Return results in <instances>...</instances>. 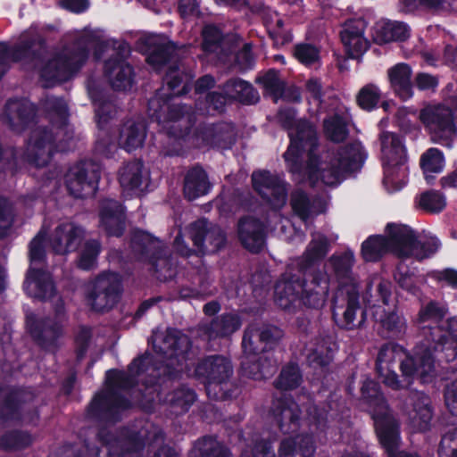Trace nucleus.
Segmentation results:
<instances>
[{"mask_svg":"<svg viewBox=\"0 0 457 457\" xmlns=\"http://www.w3.org/2000/svg\"><path fill=\"white\" fill-rule=\"evenodd\" d=\"M294 110H282L278 120L288 129L290 145L284 154L287 168L297 182L308 181L337 186L347 172L361 169L365 154L360 142H353L337 151L316 154L318 138L315 128L304 120H295Z\"/></svg>","mask_w":457,"mask_h":457,"instance_id":"1","label":"nucleus"},{"mask_svg":"<svg viewBox=\"0 0 457 457\" xmlns=\"http://www.w3.org/2000/svg\"><path fill=\"white\" fill-rule=\"evenodd\" d=\"M149 54L147 62L157 70L166 69L165 83L162 87L148 103V112L155 118L162 129L176 137L186 136L187 125L192 121V115L181 112L183 107L177 96L188 90L191 79L187 74H183L176 66L178 46L161 35H150L145 38Z\"/></svg>","mask_w":457,"mask_h":457,"instance_id":"2","label":"nucleus"},{"mask_svg":"<svg viewBox=\"0 0 457 457\" xmlns=\"http://www.w3.org/2000/svg\"><path fill=\"white\" fill-rule=\"evenodd\" d=\"M378 378L386 386L398 390L408 386L417 378L423 383L436 375V361L427 344H419L413 356H408L397 345L381 347L377 358Z\"/></svg>","mask_w":457,"mask_h":457,"instance_id":"3","label":"nucleus"},{"mask_svg":"<svg viewBox=\"0 0 457 457\" xmlns=\"http://www.w3.org/2000/svg\"><path fill=\"white\" fill-rule=\"evenodd\" d=\"M153 347L156 359L167 361L165 366H150L153 357L146 354L142 358L133 361L128 372L109 370L106 379L112 388H127L133 385L136 377L140 376L145 370L158 374L172 375L170 368L182 366L190 350V341L187 336L176 329H168L165 334L154 332L152 337Z\"/></svg>","mask_w":457,"mask_h":457,"instance_id":"4","label":"nucleus"},{"mask_svg":"<svg viewBox=\"0 0 457 457\" xmlns=\"http://www.w3.org/2000/svg\"><path fill=\"white\" fill-rule=\"evenodd\" d=\"M328 293L329 277L326 270H314L303 282L295 275L285 274L275 286V302L288 312H295L301 305L319 310L325 306Z\"/></svg>","mask_w":457,"mask_h":457,"instance_id":"5","label":"nucleus"},{"mask_svg":"<svg viewBox=\"0 0 457 457\" xmlns=\"http://www.w3.org/2000/svg\"><path fill=\"white\" fill-rule=\"evenodd\" d=\"M48 105L58 117L59 124H53L51 131L43 129L33 131L27 150L29 162L38 167L46 165L54 152H65L74 146L73 136L66 122L68 112L65 102L53 97L48 100Z\"/></svg>","mask_w":457,"mask_h":457,"instance_id":"6","label":"nucleus"},{"mask_svg":"<svg viewBox=\"0 0 457 457\" xmlns=\"http://www.w3.org/2000/svg\"><path fill=\"white\" fill-rule=\"evenodd\" d=\"M445 313L444 307L430 302L420 308L417 323L424 336L420 344H427L435 358L436 353L443 352L449 361L457 357V317L443 320Z\"/></svg>","mask_w":457,"mask_h":457,"instance_id":"7","label":"nucleus"},{"mask_svg":"<svg viewBox=\"0 0 457 457\" xmlns=\"http://www.w3.org/2000/svg\"><path fill=\"white\" fill-rule=\"evenodd\" d=\"M107 45L103 30L86 29L72 49H64L44 66L41 77L46 81V86L68 79L87 58L89 47L102 49Z\"/></svg>","mask_w":457,"mask_h":457,"instance_id":"8","label":"nucleus"},{"mask_svg":"<svg viewBox=\"0 0 457 457\" xmlns=\"http://www.w3.org/2000/svg\"><path fill=\"white\" fill-rule=\"evenodd\" d=\"M361 392L369 404L381 445L388 457H396L399 442L397 424L391 416L384 397L379 394L378 384L373 380H366Z\"/></svg>","mask_w":457,"mask_h":457,"instance_id":"9","label":"nucleus"},{"mask_svg":"<svg viewBox=\"0 0 457 457\" xmlns=\"http://www.w3.org/2000/svg\"><path fill=\"white\" fill-rule=\"evenodd\" d=\"M383 183L390 192L400 190L407 182V153L403 139L396 134L384 132L380 136Z\"/></svg>","mask_w":457,"mask_h":457,"instance_id":"10","label":"nucleus"},{"mask_svg":"<svg viewBox=\"0 0 457 457\" xmlns=\"http://www.w3.org/2000/svg\"><path fill=\"white\" fill-rule=\"evenodd\" d=\"M44 235L40 232L29 245L30 266L24 282L26 293L38 299L51 298L54 294V286L49 273L43 270Z\"/></svg>","mask_w":457,"mask_h":457,"instance_id":"11","label":"nucleus"},{"mask_svg":"<svg viewBox=\"0 0 457 457\" xmlns=\"http://www.w3.org/2000/svg\"><path fill=\"white\" fill-rule=\"evenodd\" d=\"M419 119L434 142L449 145V142L456 137L457 129L448 107L441 104L425 105L420 111Z\"/></svg>","mask_w":457,"mask_h":457,"instance_id":"12","label":"nucleus"},{"mask_svg":"<svg viewBox=\"0 0 457 457\" xmlns=\"http://www.w3.org/2000/svg\"><path fill=\"white\" fill-rule=\"evenodd\" d=\"M99 179V166L92 162H83L69 169L65 175V184L71 195L83 198L95 195Z\"/></svg>","mask_w":457,"mask_h":457,"instance_id":"13","label":"nucleus"},{"mask_svg":"<svg viewBox=\"0 0 457 457\" xmlns=\"http://www.w3.org/2000/svg\"><path fill=\"white\" fill-rule=\"evenodd\" d=\"M120 295V279L113 272L100 275L90 286L87 301L96 312H104L114 306Z\"/></svg>","mask_w":457,"mask_h":457,"instance_id":"14","label":"nucleus"},{"mask_svg":"<svg viewBox=\"0 0 457 457\" xmlns=\"http://www.w3.org/2000/svg\"><path fill=\"white\" fill-rule=\"evenodd\" d=\"M393 236L402 242V246L396 248L400 258L414 257L422 260L434 254L440 247L438 239L432 236L418 240L414 231L406 225L401 224L396 228Z\"/></svg>","mask_w":457,"mask_h":457,"instance_id":"15","label":"nucleus"},{"mask_svg":"<svg viewBox=\"0 0 457 457\" xmlns=\"http://www.w3.org/2000/svg\"><path fill=\"white\" fill-rule=\"evenodd\" d=\"M252 181L254 189L271 207L280 209L286 204L287 183L280 177L262 170L253 173Z\"/></svg>","mask_w":457,"mask_h":457,"instance_id":"16","label":"nucleus"},{"mask_svg":"<svg viewBox=\"0 0 457 457\" xmlns=\"http://www.w3.org/2000/svg\"><path fill=\"white\" fill-rule=\"evenodd\" d=\"M314 446L309 436L297 435L285 438L278 449V457H312ZM253 457H274L270 446L262 442L254 446Z\"/></svg>","mask_w":457,"mask_h":457,"instance_id":"17","label":"nucleus"},{"mask_svg":"<svg viewBox=\"0 0 457 457\" xmlns=\"http://www.w3.org/2000/svg\"><path fill=\"white\" fill-rule=\"evenodd\" d=\"M158 440H162V433L154 431L152 439V434H147L146 429H141L137 433H124L119 438L107 441L106 444L109 446L111 455L139 457L141 451L145 445V442L152 443Z\"/></svg>","mask_w":457,"mask_h":457,"instance_id":"18","label":"nucleus"},{"mask_svg":"<svg viewBox=\"0 0 457 457\" xmlns=\"http://www.w3.org/2000/svg\"><path fill=\"white\" fill-rule=\"evenodd\" d=\"M187 234L200 252H215L221 248L226 241L223 231L204 220L191 224Z\"/></svg>","mask_w":457,"mask_h":457,"instance_id":"19","label":"nucleus"},{"mask_svg":"<svg viewBox=\"0 0 457 457\" xmlns=\"http://www.w3.org/2000/svg\"><path fill=\"white\" fill-rule=\"evenodd\" d=\"M195 376L206 386L210 393L212 386L226 382L232 374L230 361L222 356H210L204 359L195 368Z\"/></svg>","mask_w":457,"mask_h":457,"instance_id":"20","label":"nucleus"},{"mask_svg":"<svg viewBox=\"0 0 457 457\" xmlns=\"http://www.w3.org/2000/svg\"><path fill=\"white\" fill-rule=\"evenodd\" d=\"M404 412L410 426L416 431H425L430 428L433 419L431 401L420 392H413L408 397Z\"/></svg>","mask_w":457,"mask_h":457,"instance_id":"21","label":"nucleus"},{"mask_svg":"<svg viewBox=\"0 0 457 457\" xmlns=\"http://www.w3.org/2000/svg\"><path fill=\"white\" fill-rule=\"evenodd\" d=\"M401 224H389L386 227V237L383 236H371L361 245V255L367 262L378 261L384 253H393L400 258L397 253V246H402V242L395 239L393 236L396 228Z\"/></svg>","mask_w":457,"mask_h":457,"instance_id":"22","label":"nucleus"},{"mask_svg":"<svg viewBox=\"0 0 457 457\" xmlns=\"http://www.w3.org/2000/svg\"><path fill=\"white\" fill-rule=\"evenodd\" d=\"M84 236L80 226L71 221L62 222L51 236V247L56 253L66 254L77 249Z\"/></svg>","mask_w":457,"mask_h":457,"instance_id":"23","label":"nucleus"},{"mask_svg":"<svg viewBox=\"0 0 457 457\" xmlns=\"http://www.w3.org/2000/svg\"><path fill=\"white\" fill-rule=\"evenodd\" d=\"M366 23L362 19L347 21L340 32L345 52L352 58H359L369 47V41L364 36Z\"/></svg>","mask_w":457,"mask_h":457,"instance_id":"24","label":"nucleus"},{"mask_svg":"<svg viewBox=\"0 0 457 457\" xmlns=\"http://www.w3.org/2000/svg\"><path fill=\"white\" fill-rule=\"evenodd\" d=\"M224 94V96L220 94L208 96V103L214 110L221 111L227 98L238 99L246 104H253L258 100V95L252 85L241 79L228 82Z\"/></svg>","mask_w":457,"mask_h":457,"instance_id":"25","label":"nucleus"},{"mask_svg":"<svg viewBox=\"0 0 457 457\" xmlns=\"http://www.w3.org/2000/svg\"><path fill=\"white\" fill-rule=\"evenodd\" d=\"M391 288V283L386 280H381L378 285L383 305L374 307L373 316L386 329L394 331L400 328L403 320L395 311V301L390 298Z\"/></svg>","mask_w":457,"mask_h":457,"instance_id":"26","label":"nucleus"},{"mask_svg":"<svg viewBox=\"0 0 457 457\" xmlns=\"http://www.w3.org/2000/svg\"><path fill=\"white\" fill-rule=\"evenodd\" d=\"M354 262V254L349 250L335 253L329 258L328 264L338 280L340 290L359 288L358 278L352 271Z\"/></svg>","mask_w":457,"mask_h":457,"instance_id":"27","label":"nucleus"},{"mask_svg":"<svg viewBox=\"0 0 457 457\" xmlns=\"http://www.w3.org/2000/svg\"><path fill=\"white\" fill-rule=\"evenodd\" d=\"M149 179V172L138 161H131L124 164L120 170L119 181L124 191L138 193L142 191L143 186L146 185Z\"/></svg>","mask_w":457,"mask_h":457,"instance_id":"28","label":"nucleus"},{"mask_svg":"<svg viewBox=\"0 0 457 457\" xmlns=\"http://www.w3.org/2000/svg\"><path fill=\"white\" fill-rule=\"evenodd\" d=\"M27 327L37 340L44 343H54L63 334L64 318L59 316L56 320H38L32 313L27 314Z\"/></svg>","mask_w":457,"mask_h":457,"instance_id":"29","label":"nucleus"},{"mask_svg":"<svg viewBox=\"0 0 457 457\" xmlns=\"http://www.w3.org/2000/svg\"><path fill=\"white\" fill-rule=\"evenodd\" d=\"M290 205L296 216L307 221L325 212L327 201L321 198L310 199L302 189H295L291 194Z\"/></svg>","mask_w":457,"mask_h":457,"instance_id":"30","label":"nucleus"},{"mask_svg":"<svg viewBox=\"0 0 457 457\" xmlns=\"http://www.w3.org/2000/svg\"><path fill=\"white\" fill-rule=\"evenodd\" d=\"M411 68L403 62L397 63L387 70V78L394 93L403 100L413 96Z\"/></svg>","mask_w":457,"mask_h":457,"instance_id":"31","label":"nucleus"},{"mask_svg":"<svg viewBox=\"0 0 457 457\" xmlns=\"http://www.w3.org/2000/svg\"><path fill=\"white\" fill-rule=\"evenodd\" d=\"M104 73L112 87L116 90H127L132 86V68L124 60L107 61L104 65Z\"/></svg>","mask_w":457,"mask_h":457,"instance_id":"32","label":"nucleus"},{"mask_svg":"<svg viewBox=\"0 0 457 457\" xmlns=\"http://www.w3.org/2000/svg\"><path fill=\"white\" fill-rule=\"evenodd\" d=\"M100 222L109 235L120 236L124 229L122 206L113 200L104 201L102 204Z\"/></svg>","mask_w":457,"mask_h":457,"instance_id":"33","label":"nucleus"},{"mask_svg":"<svg viewBox=\"0 0 457 457\" xmlns=\"http://www.w3.org/2000/svg\"><path fill=\"white\" fill-rule=\"evenodd\" d=\"M281 331L276 327H263L262 328H250L243 337V348L245 353H255L259 350H265V347L255 345L257 342L265 345L271 344L281 337Z\"/></svg>","mask_w":457,"mask_h":457,"instance_id":"34","label":"nucleus"},{"mask_svg":"<svg viewBox=\"0 0 457 457\" xmlns=\"http://www.w3.org/2000/svg\"><path fill=\"white\" fill-rule=\"evenodd\" d=\"M238 235L244 246L251 252H259L264 245L263 226L255 219L242 220Z\"/></svg>","mask_w":457,"mask_h":457,"instance_id":"35","label":"nucleus"},{"mask_svg":"<svg viewBox=\"0 0 457 457\" xmlns=\"http://www.w3.org/2000/svg\"><path fill=\"white\" fill-rule=\"evenodd\" d=\"M410 37V28L403 22L380 20L374 26V38L379 44L404 41Z\"/></svg>","mask_w":457,"mask_h":457,"instance_id":"36","label":"nucleus"},{"mask_svg":"<svg viewBox=\"0 0 457 457\" xmlns=\"http://www.w3.org/2000/svg\"><path fill=\"white\" fill-rule=\"evenodd\" d=\"M146 137L145 125L142 120H127L121 127L119 144L128 152L141 147Z\"/></svg>","mask_w":457,"mask_h":457,"instance_id":"37","label":"nucleus"},{"mask_svg":"<svg viewBox=\"0 0 457 457\" xmlns=\"http://www.w3.org/2000/svg\"><path fill=\"white\" fill-rule=\"evenodd\" d=\"M234 132L232 127L227 124L208 126L195 134L197 146H222L223 144L231 143Z\"/></svg>","mask_w":457,"mask_h":457,"instance_id":"38","label":"nucleus"},{"mask_svg":"<svg viewBox=\"0 0 457 457\" xmlns=\"http://www.w3.org/2000/svg\"><path fill=\"white\" fill-rule=\"evenodd\" d=\"M258 83L265 89L267 94L272 96L275 102L284 96L291 101H299L301 99L300 92L297 88H289L285 91L283 82L279 79L275 71H270L257 79Z\"/></svg>","mask_w":457,"mask_h":457,"instance_id":"39","label":"nucleus"},{"mask_svg":"<svg viewBox=\"0 0 457 457\" xmlns=\"http://www.w3.org/2000/svg\"><path fill=\"white\" fill-rule=\"evenodd\" d=\"M211 184L205 171L195 167L190 170L184 182V195L188 200H195L209 193Z\"/></svg>","mask_w":457,"mask_h":457,"instance_id":"40","label":"nucleus"},{"mask_svg":"<svg viewBox=\"0 0 457 457\" xmlns=\"http://www.w3.org/2000/svg\"><path fill=\"white\" fill-rule=\"evenodd\" d=\"M299 412L298 405L289 398L278 400L274 403L273 415L282 429L288 426L292 431L295 430Z\"/></svg>","mask_w":457,"mask_h":457,"instance_id":"41","label":"nucleus"},{"mask_svg":"<svg viewBox=\"0 0 457 457\" xmlns=\"http://www.w3.org/2000/svg\"><path fill=\"white\" fill-rule=\"evenodd\" d=\"M341 292L346 295V307L342 313L339 325L346 329H353L362 321V318L360 320H357V313L360 311L359 288L345 289Z\"/></svg>","mask_w":457,"mask_h":457,"instance_id":"42","label":"nucleus"},{"mask_svg":"<svg viewBox=\"0 0 457 457\" xmlns=\"http://www.w3.org/2000/svg\"><path fill=\"white\" fill-rule=\"evenodd\" d=\"M190 457H230V453L216 439L206 437L195 444Z\"/></svg>","mask_w":457,"mask_h":457,"instance_id":"43","label":"nucleus"},{"mask_svg":"<svg viewBox=\"0 0 457 457\" xmlns=\"http://www.w3.org/2000/svg\"><path fill=\"white\" fill-rule=\"evenodd\" d=\"M324 133L332 141L339 142L347 136L346 116L341 112H335L324 120Z\"/></svg>","mask_w":457,"mask_h":457,"instance_id":"44","label":"nucleus"},{"mask_svg":"<svg viewBox=\"0 0 457 457\" xmlns=\"http://www.w3.org/2000/svg\"><path fill=\"white\" fill-rule=\"evenodd\" d=\"M420 165L426 179L429 182L433 179L432 174L442 172L445 167L443 153L436 148H429L420 158Z\"/></svg>","mask_w":457,"mask_h":457,"instance_id":"45","label":"nucleus"},{"mask_svg":"<svg viewBox=\"0 0 457 457\" xmlns=\"http://www.w3.org/2000/svg\"><path fill=\"white\" fill-rule=\"evenodd\" d=\"M241 323L236 314H227L213 320L207 329L210 337H225L237 330Z\"/></svg>","mask_w":457,"mask_h":457,"instance_id":"46","label":"nucleus"},{"mask_svg":"<svg viewBox=\"0 0 457 457\" xmlns=\"http://www.w3.org/2000/svg\"><path fill=\"white\" fill-rule=\"evenodd\" d=\"M100 251L101 245L97 240H86L79 251L78 266L86 270L95 268Z\"/></svg>","mask_w":457,"mask_h":457,"instance_id":"47","label":"nucleus"},{"mask_svg":"<svg viewBox=\"0 0 457 457\" xmlns=\"http://www.w3.org/2000/svg\"><path fill=\"white\" fill-rule=\"evenodd\" d=\"M33 113V104L25 99L11 100L5 106L6 118L12 124H14L16 120H25Z\"/></svg>","mask_w":457,"mask_h":457,"instance_id":"48","label":"nucleus"},{"mask_svg":"<svg viewBox=\"0 0 457 457\" xmlns=\"http://www.w3.org/2000/svg\"><path fill=\"white\" fill-rule=\"evenodd\" d=\"M328 248L329 245L327 238L320 233L314 234L304 253L303 259L306 263L302 265V269H305L312 262L325 256Z\"/></svg>","mask_w":457,"mask_h":457,"instance_id":"49","label":"nucleus"},{"mask_svg":"<svg viewBox=\"0 0 457 457\" xmlns=\"http://www.w3.org/2000/svg\"><path fill=\"white\" fill-rule=\"evenodd\" d=\"M419 208L428 212H440L446 205L445 197L437 191H428L416 197Z\"/></svg>","mask_w":457,"mask_h":457,"instance_id":"50","label":"nucleus"},{"mask_svg":"<svg viewBox=\"0 0 457 457\" xmlns=\"http://www.w3.org/2000/svg\"><path fill=\"white\" fill-rule=\"evenodd\" d=\"M309 112L312 116H318L322 106V87L318 79H310L305 85Z\"/></svg>","mask_w":457,"mask_h":457,"instance_id":"51","label":"nucleus"},{"mask_svg":"<svg viewBox=\"0 0 457 457\" xmlns=\"http://www.w3.org/2000/svg\"><path fill=\"white\" fill-rule=\"evenodd\" d=\"M381 97V92L375 84H367L362 87L357 95V103L359 106L367 111L374 109Z\"/></svg>","mask_w":457,"mask_h":457,"instance_id":"52","label":"nucleus"},{"mask_svg":"<svg viewBox=\"0 0 457 457\" xmlns=\"http://www.w3.org/2000/svg\"><path fill=\"white\" fill-rule=\"evenodd\" d=\"M301 381V374L296 365L285 367L277 382V386L287 390L296 387Z\"/></svg>","mask_w":457,"mask_h":457,"instance_id":"53","label":"nucleus"},{"mask_svg":"<svg viewBox=\"0 0 457 457\" xmlns=\"http://www.w3.org/2000/svg\"><path fill=\"white\" fill-rule=\"evenodd\" d=\"M88 94L95 104L97 123L101 125L111 117L113 107L111 103L102 101V99L98 97L97 92L90 85L88 86Z\"/></svg>","mask_w":457,"mask_h":457,"instance_id":"54","label":"nucleus"},{"mask_svg":"<svg viewBox=\"0 0 457 457\" xmlns=\"http://www.w3.org/2000/svg\"><path fill=\"white\" fill-rule=\"evenodd\" d=\"M203 50L206 53H215L220 47L221 34L214 26H205L203 30Z\"/></svg>","mask_w":457,"mask_h":457,"instance_id":"55","label":"nucleus"},{"mask_svg":"<svg viewBox=\"0 0 457 457\" xmlns=\"http://www.w3.org/2000/svg\"><path fill=\"white\" fill-rule=\"evenodd\" d=\"M295 58L304 65L316 63L320 59V52L317 47L309 44H300L295 48Z\"/></svg>","mask_w":457,"mask_h":457,"instance_id":"56","label":"nucleus"},{"mask_svg":"<svg viewBox=\"0 0 457 457\" xmlns=\"http://www.w3.org/2000/svg\"><path fill=\"white\" fill-rule=\"evenodd\" d=\"M133 247L143 248L146 253H152L160 248L161 242L148 233L137 231L132 238Z\"/></svg>","mask_w":457,"mask_h":457,"instance_id":"57","label":"nucleus"},{"mask_svg":"<svg viewBox=\"0 0 457 457\" xmlns=\"http://www.w3.org/2000/svg\"><path fill=\"white\" fill-rule=\"evenodd\" d=\"M438 454L439 457H457V428L444 435Z\"/></svg>","mask_w":457,"mask_h":457,"instance_id":"58","label":"nucleus"},{"mask_svg":"<svg viewBox=\"0 0 457 457\" xmlns=\"http://www.w3.org/2000/svg\"><path fill=\"white\" fill-rule=\"evenodd\" d=\"M395 278L403 289L413 295L417 293L419 286L422 281L420 278H418L413 274L403 272L400 266L397 268Z\"/></svg>","mask_w":457,"mask_h":457,"instance_id":"59","label":"nucleus"},{"mask_svg":"<svg viewBox=\"0 0 457 457\" xmlns=\"http://www.w3.org/2000/svg\"><path fill=\"white\" fill-rule=\"evenodd\" d=\"M29 435L23 433H11L1 439V445L6 449H19L30 444Z\"/></svg>","mask_w":457,"mask_h":457,"instance_id":"60","label":"nucleus"},{"mask_svg":"<svg viewBox=\"0 0 457 457\" xmlns=\"http://www.w3.org/2000/svg\"><path fill=\"white\" fill-rule=\"evenodd\" d=\"M12 222V209L10 203L0 198V237L4 236Z\"/></svg>","mask_w":457,"mask_h":457,"instance_id":"61","label":"nucleus"},{"mask_svg":"<svg viewBox=\"0 0 457 457\" xmlns=\"http://www.w3.org/2000/svg\"><path fill=\"white\" fill-rule=\"evenodd\" d=\"M445 404L453 415L457 416V373L446 385L445 392Z\"/></svg>","mask_w":457,"mask_h":457,"instance_id":"62","label":"nucleus"},{"mask_svg":"<svg viewBox=\"0 0 457 457\" xmlns=\"http://www.w3.org/2000/svg\"><path fill=\"white\" fill-rule=\"evenodd\" d=\"M415 84L420 90L434 91L438 85V79L436 77L433 75L425 72H420L418 73L415 77Z\"/></svg>","mask_w":457,"mask_h":457,"instance_id":"63","label":"nucleus"},{"mask_svg":"<svg viewBox=\"0 0 457 457\" xmlns=\"http://www.w3.org/2000/svg\"><path fill=\"white\" fill-rule=\"evenodd\" d=\"M430 276L438 282L445 283L453 288L457 287V271L454 270L445 269L440 271H433Z\"/></svg>","mask_w":457,"mask_h":457,"instance_id":"64","label":"nucleus"}]
</instances>
